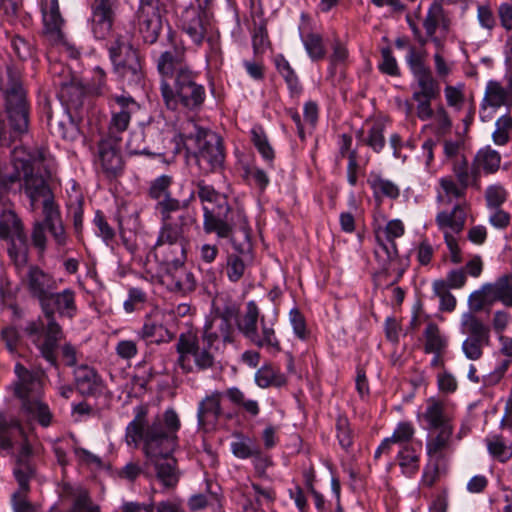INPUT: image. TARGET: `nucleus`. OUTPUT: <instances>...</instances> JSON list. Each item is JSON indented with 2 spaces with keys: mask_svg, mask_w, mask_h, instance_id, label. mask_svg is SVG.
Instances as JSON below:
<instances>
[{
  "mask_svg": "<svg viewBox=\"0 0 512 512\" xmlns=\"http://www.w3.org/2000/svg\"><path fill=\"white\" fill-rule=\"evenodd\" d=\"M146 416L147 409L137 407L134 420L126 428V438L134 444L143 443L145 467L152 466L163 488L172 490L180 479L177 460L173 456L178 443L177 432L181 426L179 416L173 408L150 420Z\"/></svg>",
  "mask_w": 512,
  "mask_h": 512,
  "instance_id": "nucleus-1",
  "label": "nucleus"
},
{
  "mask_svg": "<svg viewBox=\"0 0 512 512\" xmlns=\"http://www.w3.org/2000/svg\"><path fill=\"white\" fill-rule=\"evenodd\" d=\"M11 154L14 172L2 176V190L8 189L11 184L19 182L23 173L25 193L30 200L31 210L35 211L40 203L42 205V214L46 215L47 221H53L60 210L55 203L53 191L48 184L49 174L43 175L32 171L30 159L23 147L16 146Z\"/></svg>",
  "mask_w": 512,
  "mask_h": 512,
  "instance_id": "nucleus-2",
  "label": "nucleus"
},
{
  "mask_svg": "<svg viewBox=\"0 0 512 512\" xmlns=\"http://www.w3.org/2000/svg\"><path fill=\"white\" fill-rule=\"evenodd\" d=\"M7 88L5 91L4 112L5 120H2V138L9 144L21 140L29 130V106L26 91L21 81V73L18 67L7 66Z\"/></svg>",
  "mask_w": 512,
  "mask_h": 512,
  "instance_id": "nucleus-3",
  "label": "nucleus"
},
{
  "mask_svg": "<svg viewBox=\"0 0 512 512\" xmlns=\"http://www.w3.org/2000/svg\"><path fill=\"white\" fill-rule=\"evenodd\" d=\"M160 91L166 107L173 111L179 106L198 111L206 98L205 87L198 82V74L192 68L180 71L173 79V85L162 80Z\"/></svg>",
  "mask_w": 512,
  "mask_h": 512,
  "instance_id": "nucleus-4",
  "label": "nucleus"
},
{
  "mask_svg": "<svg viewBox=\"0 0 512 512\" xmlns=\"http://www.w3.org/2000/svg\"><path fill=\"white\" fill-rule=\"evenodd\" d=\"M197 196L203 203L204 220L203 229L206 233L215 232L220 238H230L235 245L232 237L233 223L230 218L231 208L227 198L208 185L204 180L195 183Z\"/></svg>",
  "mask_w": 512,
  "mask_h": 512,
  "instance_id": "nucleus-5",
  "label": "nucleus"
},
{
  "mask_svg": "<svg viewBox=\"0 0 512 512\" xmlns=\"http://www.w3.org/2000/svg\"><path fill=\"white\" fill-rule=\"evenodd\" d=\"M212 329L213 325H205L200 339L193 334H181L179 336L176 351L179 354L178 364L184 372L193 371L190 356L193 357L198 370H206L214 366V352L218 350L216 342L219 341V335Z\"/></svg>",
  "mask_w": 512,
  "mask_h": 512,
  "instance_id": "nucleus-6",
  "label": "nucleus"
},
{
  "mask_svg": "<svg viewBox=\"0 0 512 512\" xmlns=\"http://www.w3.org/2000/svg\"><path fill=\"white\" fill-rule=\"evenodd\" d=\"M17 380L13 383L12 388L16 397L22 404V410L30 417L44 427L51 423V412L46 403L37 396L42 388V382L37 373H34L24 367L21 363H17L14 368Z\"/></svg>",
  "mask_w": 512,
  "mask_h": 512,
  "instance_id": "nucleus-7",
  "label": "nucleus"
},
{
  "mask_svg": "<svg viewBox=\"0 0 512 512\" xmlns=\"http://www.w3.org/2000/svg\"><path fill=\"white\" fill-rule=\"evenodd\" d=\"M190 125L192 130L185 134V138L195 147L194 156L200 170L207 174L221 168L225 158L221 137L194 122Z\"/></svg>",
  "mask_w": 512,
  "mask_h": 512,
  "instance_id": "nucleus-8",
  "label": "nucleus"
},
{
  "mask_svg": "<svg viewBox=\"0 0 512 512\" xmlns=\"http://www.w3.org/2000/svg\"><path fill=\"white\" fill-rule=\"evenodd\" d=\"M114 72L129 87L143 84L144 70L139 51L123 37H117L109 47Z\"/></svg>",
  "mask_w": 512,
  "mask_h": 512,
  "instance_id": "nucleus-9",
  "label": "nucleus"
},
{
  "mask_svg": "<svg viewBox=\"0 0 512 512\" xmlns=\"http://www.w3.org/2000/svg\"><path fill=\"white\" fill-rule=\"evenodd\" d=\"M26 329L29 335L33 337L32 341L39 350L41 357L58 369L57 350L60 341L65 337L60 324L56 319L39 318L37 321L30 322Z\"/></svg>",
  "mask_w": 512,
  "mask_h": 512,
  "instance_id": "nucleus-10",
  "label": "nucleus"
},
{
  "mask_svg": "<svg viewBox=\"0 0 512 512\" xmlns=\"http://www.w3.org/2000/svg\"><path fill=\"white\" fill-rule=\"evenodd\" d=\"M2 240L8 242L7 252L17 268L28 261V241L21 219L14 210L2 203Z\"/></svg>",
  "mask_w": 512,
  "mask_h": 512,
  "instance_id": "nucleus-11",
  "label": "nucleus"
},
{
  "mask_svg": "<svg viewBox=\"0 0 512 512\" xmlns=\"http://www.w3.org/2000/svg\"><path fill=\"white\" fill-rule=\"evenodd\" d=\"M197 5H189L185 7L179 16L180 27L185 32L192 42L196 45H201L206 37L210 27V13L208 11V4L210 0H196Z\"/></svg>",
  "mask_w": 512,
  "mask_h": 512,
  "instance_id": "nucleus-12",
  "label": "nucleus"
},
{
  "mask_svg": "<svg viewBox=\"0 0 512 512\" xmlns=\"http://www.w3.org/2000/svg\"><path fill=\"white\" fill-rule=\"evenodd\" d=\"M39 305L44 319H55L56 313L61 317L72 319L77 312L75 292L72 289L61 292L51 290Z\"/></svg>",
  "mask_w": 512,
  "mask_h": 512,
  "instance_id": "nucleus-13",
  "label": "nucleus"
},
{
  "mask_svg": "<svg viewBox=\"0 0 512 512\" xmlns=\"http://www.w3.org/2000/svg\"><path fill=\"white\" fill-rule=\"evenodd\" d=\"M178 221L162 224L155 244L180 246L187 249L189 241L186 233L196 223V219L190 212H183L178 214Z\"/></svg>",
  "mask_w": 512,
  "mask_h": 512,
  "instance_id": "nucleus-14",
  "label": "nucleus"
},
{
  "mask_svg": "<svg viewBox=\"0 0 512 512\" xmlns=\"http://www.w3.org/2000/svg\"><path fill=\"white\" fill-rule=\"evenodd\" d=\"M178 221L162 224L155 244L180 246L187 249L189 241L186 233L196 223V219L190 212H183L178 214Z\"/></svg>",
  "mask_w": 512,
  "mask_h": 512,
  "instance_id": "nucleus-15",
  "label": "nucleus"
},
{
  "mask_svg": "<svg viewBox=\"0 0 512 512\" xmlns=\"http://www.w3.org/2000/svg\"><path fill=\"white\" fill-rule=\"evenodd\" d=\"M117 7V0L93 1L92 32L97 39H106L111 35Z\"/></svg>",
  "mask_w": 512,
  "mask_h": 512,
  "instance_id": "nucleus-16",
  "label": "nucleus"
},
{
  "mask_svg": "<svg viewBox=\"0 0 512 512\" xmlns=\"http://www.w3.org/2000/svg\"><path fill=\"white\" fill-rule=\"evenodd\" d=\"M119 141V138L108 136L98 144L99 163L108 178H116L123 172Z\"/></svg>",
  "mask_w": 512,
  "mask_h": 512,
  "instance_id": "nucleus-17",
  "label": "nucleus"
},
{
  "mask_svg": "<svg viewBox=\"0 0 512 512\" xmlns=\"http://www.w3.org/2000/svg\"><path fill=\"white\" fill-rule=\"evenodd\" d=\"M48 230L58 246H64L67 241V234L61 219L60 212L53 221L48 222L46 215H43L42 221H36L32 229V243L41 252L46 249L47 238L45 231Z\"/></svg>",
  "mask_w": 512,
  "mask_h": 512,
  "instance_id": "nucleus-18",
  "label": "nucleus"
},
{
  "mask_svg": "<svg viewBox=\"0 0 512 512\" xmlns=\"http://www.w3.org/2000/svg\"><path fill=\"white\" fill-rule=\"evenodd\" d=\"M159 273L162 283L174 293L186 295L196 288L194 274L187 270L185 263L165 268Z\"/></svg>",
  "mask_w": 512,
  "mask_h": 512,
  "instance_id": "nucleus-19",
  "label": "nucleus"
},
{
  "mask_svg": "<svg viewBox=\"0 0 512 512\" xmlns=\"http://www.w3.org/2000/svg\"><path fill=\"white\" fill-rule=\"evenodd\" d=\"M186 60V49L181 44H173L168 50L162 52L157 60V71L166 80L175 78L180 71L190 69Z\"/></svg>",
  "mask_w": 512,
  "mask_h": 512,
  "instance_id": "nucleus-20",
  "label": "nucleus"
},
{
  "mask_svg": "<svg viewBox=\"0 0 512 512\" xmlns=\"http://www.w3.org/2000/svg\"><path fill=\"white\" fill-rule=\"evenodd\" d=\"M32 448L28 437L17 419L9 422L2 417V450H6L10 456Z\"/></svg>",
  "mask_w": 512,
  "mask_h": 512,
  "instance_id": "nucleus-21",
  "label": "nucleus"
},
{
  "mask_svg": "<svg viewBox=\"0 0 512 512\" xmlns=\"http://www.w3.org/2000/svg\"><path fill=\"white\" fill-rule=\"evenodd\" d=\"M223 394L214 391L200 401L197 411L198 427L207 432L213 430L222 414L221 400Z\"/></svg>",
  "mask_w": 512,
  "mask_h": 512,
  "instance_id": "nucleus-22",
  "label": "nucleus"
},
{
  "mask_svg": "<svg viewBox=\"0 0 512 512\" xmlns=\"http://www.w3.org/2000/svg\"><path fill=\"white\" fill-rule=\"evenodd\" d=\"M24 281L31 297L37 299L39 303L51 290L56 289L54 278L35 265L28 268Z\"/></svg>",
  "mask_w": 512,
  "mask_h": 512,
  "instance_id": "nucleus-23",
  "label": "nucleus"
},
{
  "mask_svg": "<svg viewBox=\"0 0 512 512\" xmlns=\"http://www.w3.org/2000/svg\"><path fill=\"white\" fill-rule=\"evenodd\" d=\"M42 16L45 37L52 43L63 39L62 26L64 20L60 14L58 0H50L42 6Z\"/></svg>",
  "mask_w": 512,
  "mask_h": 512,
  "instance_id": "nucleus-24",
  "label": "nucleus"
},
{
  "mask_svg": "<svg viewBox=\"0 0 512 512\" xmlns=\"http://www.w3.org/2000/svg\"><path fill=\"white\" fill-rule=\"evenodd\" d=\"M13 461V475L22 489H30V480L36 476L37 468L33 460V449L30 448L11 456Z\"/></svg>",
  "mask_w": 512,
  "mask_h": 512,
  "instance_id": "nucleus-25",
  "label": "nucleus"
},
{
  "mask_svg": "<svg viewBox=\"0 0 512 512\" xmlns=\"http://www.w3.org/2000/svg\"><path fill=\"white\" fill-rule=\"evenodd\" d=\"M55 84L59 86L58 96L65 105L72 108L82 105L86 90L80 79L70 76L66 81L60 77Z\"/></svg>",
  "mask_w": 512,
  "mask_h": 512,
  "instance_id": "nucleus-26",
  "label": "nucleus"
},
{
  "mask_svg": "<svg viewBox=\"0 0 512 512\" xmlns=\"http://www.w3.org/2000/svg\"><path fill=\"white\" fill-rule=\"evenodd\" d=\"M115 101L119 106V111H114L112 114L109 125V136L125 131L129 126L132 112L138 108L137 103L131 97L117 96Z\"/></svg>",
  "mask_w": 512,
  "mask_h": 512,
  "instance_id": "nucleus-27",
  "label": "nucleus"
},
{
  "mask_svg": "<svg viewBox=\"0 0 512 512\" xmlns=\"http://www.w3.org/2000/svg\"><path fill=\"white\" fill-rule=\"evenodd\" d=\"M153 255L159 266V271L165 268L186 263L187 249L180 246L155 244Z\"/></svg>",
  "mask_w": 512,
  "mask_h": 512,
  "instance_id": "nucleus-28",
  "label": "nucleus"
},
{
  "mask_svg": "<svg viewBox=\"0 0 512 512\" xmlns=\"http://www.w3.org/2000/svg\"><path fill=\"white\" fill-rule=\"evenodd\" d=\"M78 391L85 396H94L101 392V379L94 368L80 365L74 370Z\"/></svg>",
  "mask_w": 512,
  "mask_h": 512,
  "instance_id": "nucleus-29",
  "label": "nucleus"
},
{
  "mask_svg": "<svg viewBox=\"0 0 512 512\" xmlns=\"http://www.w3.org/2000/svg\"><path fill=\"white\" fill-rule=\"evenodd\" d=\"M500 163V154L487 146L476 153L472 163V175L474 178H479L481 170L487 174L494 173L499 169Z\"/></svg>",
  "mask_w": 512,
  "mask_h": 512,
  "instance_id": "nucleus-30",
  "label": "nucleus"
},
{
  "mask_svg": "<svg viewBox=\"0 0 512 512\" xmlns=\"http://www.w3.org/2000/svg\"><path fill=\"white\" fill-rule=\"evenodd\" d=\"M512 104V91L507 86L504 87L498 81H489L487 83L483 98V108L490 106L500 108L501 106H509Z\"/></svg>",
  "mask_w": 512,
  "mask_h": 512,
  "instance_id": "nucleus-31",
  "label": "nucleus"
},
{
  "mask_svg": "<svg viewBox=\"0 0 512 512\" xmlns=\"http://www.w3.org/2000/svg\"><path fill=\"white\" fill-rule=\"evenodd\" d=\"M423 418L428 423V429L430 430L452 426L444 402L435 398L427 400V407L423 413Z\"/></svg>",
  "mask_w": 512,
  "mask_h": 512,
  "instance_id": "nucleus-32",
  "label": "nucleus"
},
{
  "mask_svg": "<svg viewBox=\"0 0 512 512\" xmlns=\"http://www.w3.org/2000/svg\"><path fill=\"white\" fill-rule=\"evenodd\" d=\"M437 433L430 436L426 443L427 454L431 458L440 460L445 452L449 450L452 443L453 426H445L442 429H436Z\"/></svg>",
  "mask_w": 512,
  "mask_h": 512,
  "instance_id": "nucleus-33",
  "label": "nucleus"
},
{
  "mask_svg": "<svg viewBox=\"0 0 512 512\" xmlns=\"http://www.w3.org/2000/svg\"><path fill=\"white\" fill-rule=\"evenodd\" d=\"M48 126L54 135L64 140L74 141L79 136L78 127L72 118L65 113L62 116L48 114Z\"/></svg>",
  "mask_w": 512,
  "mask_h": 512,
  "instance_id": "nucleus-34",
  "label": "nucleus"
},
{
  "mask_svg": "<svg viewBox=\"0 0 512 512\" xmlns=\"http://www.w3.org/2000/svg\"><path fill=\"white\" fill-rule=\"evenodd\" d=\"M195 196L194 192L191 194L190 199L180 202L178 199L172 198L171 196L165 197L164 199L157 202L156 209L159 211L161 216L162 224L166 223H177L178 215L174 216V213L181 214L183 212H189L187 207L191 199Z\"/></svg>",
  "mask_w": 512,
  "mask_h": 512,
  "instance_id": "nucleus-35",
  "label": "nucleus"
},
{
  "mask_svg": "<svg viewBox=\"0 0 512 512\" xmlns=\"http://www.w3.org/2000/svg\"><path fill=\"white\" fill-rule=\"evenodd\" d=\"M450 24V19L445 14L442 5L437 1L433 2L423 21V27L427 36H433L438 27H440L444 32H448Z\"/></svg>",
  "mask_w": 512,
  "mask_h": 512,
  "instance_id": "nucleus-36",
  "label": "nucleus"
},
{
  "mask_svg": "<svg viewBox=\"0 0 512 512\" xmlns=\"http://www.w3.org/2000/svg\"><path fill=\"white\" fill-rule=\"evenodd\" d=\"M376 240L378 247L375 249V257L382 269V272L388 274L391 264L398 258V250L395 241H387L382 237L380 231H376Z\"/></svg>",
  "mask_w": 512,
  "mask_h": 512,
  "instance_id": "nucleus-37",
  "label": "nucleus"
},
{
  "mask_svg": "<svg viewBox=\"0 0 512 512\" xmlns=\"http://www.w3.org/2000/svg\"><path fill=\"white\" fill-rule=\"evenodd\" d=\"M461 327L462 332L468 335L467 338L490 344V327L471 312L462 315Z\"/></svg>",
  "mask_w": 512,
  "mask_h": 512,
  "instance_id": "nucleus-38",
  "label": "nucleus"
},
{
  "mask_svg": "<svg viewBox=\"0 0 512 512\" xmlns=\"http://www.w3.org/2000/svg\"><path fill=\"white\" fill-rule=\"evenodd\" d=\"M485 291L492 295V300L501 301L505 306L512 307V274L497 279L495 283L485 284Z\"/></svg>",
  "mask_w": 512,
  "mask_h": 512,
  "instance_id": "nucleus-39",
  "label": "nucleus"
},
{
  "mask_svg": "<svg viewBox=\"0 0 512 512\" xmlns=\"http://www.w3.org/2000/svg\"><path fill=\"white\" fill-rule=\"evenodd\" d=\"M138 335L143 340L157 344L169 342L174 337L162 324L152 321L151 318L146 319Z\"/></svg>",
  "mask_w": 512,
  "mask_h": 512,
  "instance_id": "nucleus-40",
  "label": "nucleus"
},
{
  "mask_svg": "<svg viewBox=\"0 0 512 512\" xmlns=\"http://www.w3.org/2000/svg\"><path fill=\"white\" fill-rule=\"evenodd\" d=\"M465 220L466 212L461 205H456L450 213L440 212L436 217V222L441 229L450 228L455 233L462 231Z\"/></svg>",
  "mask_w": 512,
  "mask_h": 512,
  "instance_id": "nucleus-41",
  "label": "nucleus"
},
{
  "mask_svg": "<svg viewBox=\"0 0 512 512\" xmlns=\"http://www.w3.org/2000/svg\"><path fill=\"white\" fill-rule=\"evenodd\" d=\"M417 80L419 90L414 91L412 98L418 100L420 97L435 99L440 92L438 82L433 78L431 70L414 75Z\"/></svg>",
  "mask_w": 512,
  "mask_h": 512,
  "instance_id": "nucleus-42",
  "label": "nucleus"
},
{
  "mask_svg": "<svg viewBox=\"0 0 512 512\" xmlns=\"http://www.w3.org/2000/svg\"><path fill=\"white\" fill-rule=\"evenodd\" d=\"M259 318V310L254 301L247 303L246 312L243 319L238 322L239 330L248 338H257V322Z\"/></svg>",
  "mask_w": 512,
  "mask_h": 512,
  "instance_id": "nucleus-43",
  "label": "nucleus"
},
{
  "mask_svg": "<svg viewBox=\"0 0 512 512\" xmlns=\"http://www.w3.org/2000/svg\"><path fill=\"white\" fill-rule=\"evenodd\" d=\"M255 381L261 388L281 387L286 384V377L272 366L265 365L256 372Z\"/></svg>",
  "mask_w": 512,
  "mask_h": 512,
  "instance_id": "nucleus-44",
  "label": "nucleus"
},
{
  "mask_svg": "<svg viewBox=\"0 0 512 512\" xmlns=\"http://www.w3.org/2000/svg\"><path fill=\"white\" fill-rule=\"evenodd\" d=\"M139 32L145 43L153 44L157 41L161 29L160 16H137Z\"/></svg>",
  "mask_w": 512,
  "mask_h": 512,
  "instance_id": "nucleus-45",
  "label": "nucleus"
},
{
  "mask_svg": "<svg viewBox=\"0 0 512 512\" xmlns=\"http://www.w3.org/2000/svg\"><path fill=\"white\" fill-rule=\"evenodd\" d=\"M252 135V143L254 144L257 151L260 153L262 158L268 162L270 166H272V163L275 158V151L273 147L271 146L267 135L263 131L261 127H254L251 130Z\"/></svg>",
  "mask_w": 512,
  "mask_h": 512,
  "instance_id": "nucleus-46",
  "label": "nucleus"
},
{
  "mask_svg": "<svg viewBox=\"0 0 512 512\" xmlns=\"http://www.w3.org/2000/svg\"><path fill=\"white\" fill-rule=\"evenodd\" d=\"M453 172L457 178L460 186L467 188L469 185L478 186L479 178H474L472 175V165L469 166L465 157L456 160L453 165Z\"/></svg>",
  "mask_w": 512,
  "mask_h": 512,
  "instance_id": "nucleus-47",
  "label": "nucleus"
},
{
  "mask_svg": "<svg viewBox=\"0 0 512 512\" xmlns=\"http://www.w3.org/2000/svg\"><path fill=\"white\" fill-rule=\"evenodd\" d=\"M512 133V115L506 114L497 119L495 130L492 134L493 142L496 145L503 146L510 140Z\"/></svg>",
  "mask_w": 512,
  "mask_h": 512,
  "instance_id": "nucleus-48",
  "label": "nucleus"
},
{
  "mask_svg": "<svg viewBox=\"0 0 512 512\" xmlns=\"http://www.w3.org/2000/svg\"><path fill=\"white\" fill-rule=\"evenodd\" d=\"M226 396L236 406L242 407L247 413L252 416H256L259 413V406L255 400H246L244 393L236 388L232 387L227 389Z\"/></svg>",
  "mask_w": 512,
  "mask_h": 512,
  "instance_id": "nucleus-49",
  "label": "nucleus"
},
{
  "mask_svg": "<svg viewBox=\"0 0 512 512\" xmlns=\"http://www.w3.org/2000/svg\"><path fill=\"white\" fill-rule=\"evenodd\" d=\"M252 45L255 55L262 54L270 45L266 22L264 20L254 22Z\"/></svg>",
  "mask_w": 512,
  "mask_h": 512,
  "instance_id": "nucleus-50",
  "label": "nucleus"
},
{
  "mask_svg": "<svg viewBox=\"0 0 512 512\" xmlns=\"http://www.w3.org/2000/svg\"><path fill=\"white\" fill-rule=\"evenodd\" d=\"M262 336L257 333V338L251 339V341L258 347H272L276 350H280V344L275 336L273 328V322L268 324L264 317L261 318Z\"/></svg>",
  "mask_w": 512,
  "mask_h": 512,
  "instance_id": "nucleus-51",
  "label": "nucleus"
},
{
  "mask_svg": "<svg viewBox=\"0 0 512 512\" xmlns=\"http://www.w3.org/2000/svg\"><path fill=\"white\" fill-rule=\"evenodd\" d=\"M486 443L489 453L500 461L505 462L512 456L511 449L506 445L501 435H493L487 438Z\"/></svg>",
  "mask_w": 512,
  "mask_h": 512,
  "instance_id": "nucleus-52",
  "label": "nucleus"
},
{
  "mask_svg": "<svg viewBox=\"0 0 512 512\" xmlns=\"http://www.w3.org/2000/svg\"><path fill=\"white\" fill-rule=\"evenodd\" d=\"M425 338V351L427 353H439L445 345V342L440 335L439 328L434 323L427 325L425 329Z\"/></svg>",
  "mask_w": 512,
  "mask_h": 512,
  "instance_id": "nucleus-53",
  "label": "nucleus"
},
{
  "mask_svg": "<svg viewBox=\"0 0 512 512\" xmlns=\"http://www.w3.org/2000/svg\"><path fill=\"white\" fill-rule=\"evenodd\" d=\"M370 185L376 197L386 196L395 199L400 193L396 184L378 176L370 181Z\"/></svg>",
  "mask_w": 512,
  "mask_h": 512,
  "instance_id": "nucleus-54",
  "label": "nucleus"
},
{
  "mask_svg": "<svg viewBox=\"0 0 512 512\" xmlns=\"http://www.w3.org/2000/svg\"><path fill=\"white\" fill-rule=\"evenodd\" d=\"M433 290L440 298V308L445 311H453L456 307L455 297L448 291L444 280H437L433 283Z\"/></svg>",
  "mask_w": 512,
  "mask_h": 512,
  "instance_id": "nucleus-55",
  "label": "nucleus"
},
{
  "mask_svg": "<svg viewBox=\"0 0 512 512\" xmlns=\"http://www.w3.org/2000/svg\"><path fill=\"white\" fill-rule=\"evenodd\" d=\"M172 184V178L168 175H161L150 185L149 196L158 201L170 196L169 187Z\"/></svg>",
  "mask_w": 512,
  "mask_h": 512,
  "instance_id": "nucleus-56",
  "label": "nucleus"
},
{
  "mask_svg": "<svg viewBox=\"0 0 512 512\" xmlns=\"http://www.w3.org/2000/svg\"><path fill=\"white\" fill-rule=\"evenodd\" d=\"M69 512H100V508L92 502L89 493L81 489L76 494Z\"/></svg>",
  "mask_w": 512,
  "mask_h": 512,
  "instance_id": "nucleus-57",
  "label": "nucleus"
},
{
  "mask_svg": "<svg viewBox=\"0 0 512 512\" xmlns=\"http://www.w3.org/2000/svg\"><path fill=\"white\" fill-rule=\"evenodd\" d=\"M406 61L413 75L420 74L430 69L425 64V53L417 51L413 46L409 47Z\"/></svg>",
  "mask_w": 512,
  "mask_h": 512,
  "instance_id": "nucleus-58",
  "label": "nucleus"
},
{
  "mask_svg": "<svg viewBox=\"0 0 512 512\" xmlns=\"http://www.w3.org/2000/svg\"><path fill=\"white\" fill-rule=\"evenodd\" d=\"M303 41L304 46L312 59L318 60L324 57L325 50L320 35L310 33L306 35Z\"/></svg>",
  "mask_w": 512,
  "mask_h": 512,
  "instance_id": "nucleus-59",
  "label": "nucleus"
},
{
  "mask_svg": "<svg viewBox=\"0 0 512 512\" xmlns=\"http://www.w3.org/2000/svg\"><path fill=\"white\" fill-rule=\"evenodd\" d=\"M246 266L240 256L230 254L227 257V276L230 281L237 282L244 275Z\"/></svg>",
  "mask_w": 512,
  "mask_h": 512,
  "instance_id": "nucleus-60",
  "label": "nucleus"
},
{
  "mask_svg": "<svg viewBox=\"0 0 512 512\" xmlns=\"http://www.w3.org/2000/svg\"><path fill=\"white\" fill-rule=\"evenodd\" d=\"M145 512H185L180 499L161 501L158 504L153 502L144 507Z\"/></svg>",
  "mask_w": 512,
  "mask_h": 512,
  "instance_id": "nucleus-61",
  "label": "nucleus"
},
{
  "mask_svg": "<svg viewBox=\"0 0 512 512\" xmlns=\"http://www.w3.org/2000/svg\"><path fill=\"white\" fill-rule=\"evenodd\" d=\"M385 137L383 134V126L381 124L373 125L369 132L365 143L376 153H379L385 146Z\"/></svg>",
  "mask_w": 512,
  "mask_h": 512,
  "instance_id": "nucleus-62",
  "label": "nucleus"
},
{
  "mask_svg": "<svg viewBox=\"0 0 512 512\" xmlns=\"http://www.w3.org/2000/svg\"><path fill=\"white\" fill-rule=\"evenodd\" d=\"M399 464L402 468L406 469V473L412 475L418 471L419 457L415 452L408 447L404 448L399 455Z\"/></svg>",
  "mask_w": 512,
  "mask_h": 512,
  "instance_id": "nucleus-63",
  "label": "nucleus"
},
{
  "mask_svg": "<svg viewBox=\"0 0 512 512\" xmlns=\"http://www.w3.org/2000/svg\"><path fill=\"white\" fill-rule=\"evenodd\" d=\"M489 343L477 339L466 338L462 344V350L465 356L470 360H478L483 355V348Z\"/></svg>",
  "mask_w": 512,
  "mask_h": 512,
  "instance_id": "nucleus-64",
  "label": "nucleus"
}]
</instances>
